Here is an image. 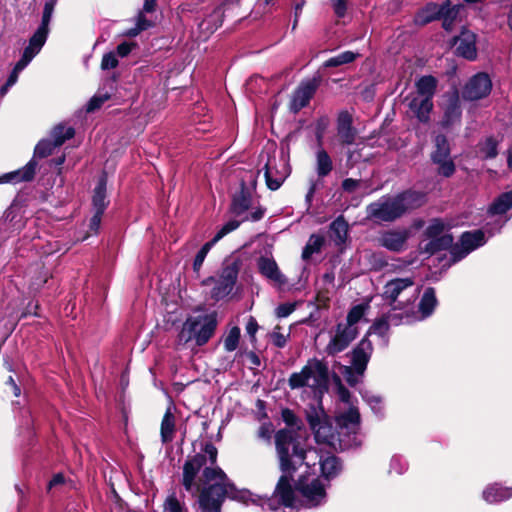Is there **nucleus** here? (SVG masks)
Returning <instances> with one entry per match:
<instances>
[{"label":"nucleus","instance_id":"obj_1","mask_svg":"<svg viewBox=\"0 0 512 512\" xmlns=\"http://www.w3.org/2000/svg\"><path fill=\"white\" fill-rule=\"evenodd\" d=\"M426 195L413 189L404 190L394 196L385 195L366 207L367 218L376 222H394L407 212L420 208Z\"/></svg>","mask_w":512,"mask_h":512},{"label":"nucleus","instance_id":"obj_2","mask_svg":"<svg viewBox=\"0 0 512 512\" xmlns=\"http://www.w3.org/2000/svg\"><path fill=\"white\" fill-rule=\"evenodd\" d=\"M275 448L281 472H296L307 458V450L297 431L288 428L279 429L274 436Z\"/></svg>","mask_w":512,"mask_h":512},{"label":"nucleus","instance_id":"obj_3","mask_svg":"<svg viewBox=\"0 0 512 512\" xmlns=\"http://www.w3.org/2000/svg\"><path fill=\"white\" fill-rule=\"evenodd\" d=\"M310 378H313V384L310 387L315 395L323 397L329 389V368L325 362L317 358L309 359L300 372L292 373L288 379V385L292 390L303 388L308 386Z\"/></svg>","mask_w":512,"mask_h":512},{"label":"nucleus","instance_id":"obj_4","mask_svg":"<svg viewBox=\"0 0 512 512\" xmlns=\"http://www.w3.org/2000/svg\"><path fill=\"white\" fill-rule=\"evenodd\" d=\"M217 325L216 311L204 315L189 316L184 321L178 334V342L185 345L194 340L197 346H204L214 336Z\"/></svg>","mask_w":512,"mask_h":512},{"label":"nucleus","instance_id":"obj_5","mask_svg":"<svg viewBox=\"0 0 512 512\" xmlns=\"http://www.w3.org/2000/svg\"><path fill=\"white\" fill-rule=\"evenodd\" d=\"M55 148H57V146L53 145L51 139L40 140L34 148V157L30 159L24 167L0 176V184L31 182L35 178L38 167V162L35 160V157L46 158L52 155Z\"/></svg>","mask_w":512,"mask_h":512},{"label":"nucleus","instance_id":"obj_6","mask_svg":"<svg viewBox=\"0 0 512 512\" xmlns=\"http://www.w3.org/2000/svg\"><path fill=\"white\" fill-rule=\"evenodd\" d=\"M318 398V405L310 404L305 409V419L314 435L316 443H330L331 438H333V427L329 416L326 414L323 408L322 397Z\"/></svg>","mask_w":512,"mask_h":512},{"label":"nucleus","instance_id":"obj_7","mask_svg":"<svg viewBox=\"0 0 512 512\" xmlns=\"http://www.w3.org/2000/svg\"><path fill=\"white\" fill-rule=\"evenodd\" d=\"M243 260L240 257H227L224 259L216 285L211 290V298L219 301L229 295L238 279Z\"/></svg>","mask_w":512,"mask_h":512},{"label":"nucleus","instance_id":"obj_8","mask_svg":"<svg viewBox=\"0 0 512 512\" xmlns=\"http://www.w3.org/2000/svg\"><path fill=\"white\" fill-rule=\"evenodd\" d=\"M205 465L206 455L202 453L188 456L183 464L181 484L185 491L191 493L193 496L196 494L199 496L201 489L204 487L196 482V478Z\"/></svg>","mask_w":512,"mask_h":512},{"label":"nucleus","instance_id":"obj_9","mask_svg":"<svg viewBox=\"0 0 512 512\" xmlns=\"http://www.w3.org/2000/svg\"><path fill=\"white\" fill-rule=\"evenodd\" d=\"M320 84L321 78L319 76L302 80L291 95L288 105L289 111L293 114H297L303 108L307 107L316 94Z\"/></svg>","mask_w":512,"mask_h":512},{"label":"nucleus","instance_id":"obj_10","mask_svg":"<svg viewBox=\"0 0 512 512\" xmlns=\"http://www.w3.org/2000/svg\"><path fill=\"white\" fill-rule=\"evenodd\" d=\"M295 489L305 499L309 507H317L325 502L327 493L320 478L309 481L307 476H300L295 483Z\"/></svg>","mask_w":512,"mask_h":512},{"label":"nucleus","instance_id":"obj_11","mask_svg":"<svg viewBox=\"0 0 512 512\" xmlns=\"http://www.w3.org/2000/svg\"><path fill=\"white\" fill-rule=\"evenodd\" d=\"M492 80L488 73L478 72L464 84L461 97L465 101H479L488 97L492 91Z\"/></svg>","mask_w":512,"mask_h":512},{"label":"nucleus","instance_id":"obj_12","mask_svg":"<svg viewBox=\"0 0 512 512\" xmlns=\"http://www.w3.org/2000/svg\"><path fill=\"white\" fill-rule=\"evenodd\" d=\"M486 243L485 233L481 229L465 231L460 235L451 251V260L456 263L465 258L470 252Z\"/></svg>","mask_w":512,"mask_h":512},{"label":"nucleus","instance_id":"obj_13","mask_svg":"<svg viewBox=\"0 0 512 512\" xmlns=\"http://www.w3.org/2000/svg\"><path fill=\"white\" fill-rule=\"evenodd\" d=\"M283 474L279 477L276 484L273 497L277 499V506L273 505V499L268 498L266 500L271 510H276L278 506L291 508L295 502V488L292 486L295 472H282Z\"/></svg>","mask_w":512,"mask_h":512},{"label":"nucleus","instance_id":"obj_14","mask_svg":"<svg viewBox=\"0 0 512 512\" xmlns=\"http://www.w3.org/2000/svg\"><path fill=\"white\" fill-rule=\"evenodd\" d=\"M444 97L446 100L442 107L443 115L439 124L441 128L448 130L461 124L462 107L459 91L456 88L451 92H446Z\"/></svg>","mask_w":512,"mask_h":512},{"label":"nucleus","instance_id":"obj_15","mask_svg":"<svg viewBox=\"0 0 512 512\" xmlns=\"http://www.w3.org/2000/svg\"><path fill=\"white\" fill-rule=\"evenodd\" d=\"M359 328H352L344 323L336 325L335 334L325 348L329 356H335L349 347L358 337Z\"/></svg>","mask_w":512,"mask_h":512},{"label":"nucleus","instance_id":"obj_16","mask_svg":"<svg viewBox=\"0 0 512 512\" xmlns=\"http://www.w3.org/2000/svg\"><path fill=\"white\" fill-rule=\"evenodd\" d=\"M374 347L372 342L364 336L350 352L351 368H354L358 375H363L371 359Z\"/></svg>","mask_w":512,"mask_h":512},{"label":"nucleus","instance_id":"obj_17","mask_svg":"<svg viewBox=\"0 0 512 512\" xmlns=\"http://www.w3.org/2000/svg\"><path fill=\"white\" fill-rule=\"evenodd\" d=\"M452 44L457 45L456 54L466 60L477 58L476 34L463 27L460 35L452 38Z\"/></svg>","mask_w":512,"mask_h":512},{"label":"nucleus","instance_id":"obj_18","mask_svg":"<svg viewBox=\"0 0 512 512\" xmlns=\"http://www.w3.org/2000/svg\"><path fill=\"white\" fill-rule=\"evenodd\" d=\"M256 180H253L252 187H248L245 180L240 181L239 191L232 195L230 212L235 216H240L252 206V192L255 190Z\"/></svg>","mask_w":512,"mask_h":512},{"label":"nucleus","instance_id":"obj_19","mask_svg":"<svg viewBox=\"0 0 512 512\" xmlns=\"http://www.w3.org/2000/svg\"><path fill=\"white\" fill-rule=\"evenodd\" d=\"M409 237L408 229H390L381 233L378 242L381 247L399 253L405 250Z\"/></svg>","mask_w":512,"mask_h":512},{"label":"nucleus","instance_id":"obj_20","mask_svg":"<svg viewBox=\"0 0 512 512\" xmlns=\"http://www.w3.org/2000/svg\"><path fill=\"white\" fill-rule=\"evenodd\" d=\"M443 2H427L423 7L418 9L413 17V23L416 26L424 27L432 22L439 21L443 17Z\"/></svg>","mask_w":512,"mask_h":512},{"label":"nucleus","instance_id":"obj_21","mask_svg":"<svg viewBox=\"0 0 512 512\" xmlns=\"http://www.w3.org/2000/svg\"><path fill=\"white\" fill-rule=\"evenodd\" d=\"M336 129L341 144L352 145L355 142L357 131L353 127V117L347 110L338 114Z\"/></svg>","mask_w":512,"mask_h":512},{"label":"nucleus","instance_id":"obj_22","mask_svg":"<svg viewBox=\"0 0 512 512\" xmlns=\"http://www.w3.org/2000/svg\"><path fill=\"white\" fill-rule=\"evenodd\" d=\"M257 265L258 270L262 276L275 282L280 287L287 283V278L281 273L276 261L273 258L261 256L257 261Z\"/></svg>","mask_w":512,"mask_h":512},{"label":"nucleus","instance_id":"obj_23","mask_svg":"<svg viewBox=\"0 0 512 512\" xmlns=\"http://www.w3.org/2000/svg\"><path fill=\"white\" fill-rule=\"evenodd\" d=\"M408 107L418 122L422 124H428L430 122V115L434 108L433 100L414 96L410 99Z\"/></svg>","mask_w":512,"mask_h":512},{"label":"nucleus","instance_id":"obj_24","mask_svg":"<svg viewBox=\"0 0 512 512\" xmlns=\"http://www.w3.org/2000/svg\"><path fill=\"white\" fill-rule=\"evenodd\" d=\"M109 199L107 198V175L104 172L98 179L97 184L93 190L92 195V208L93 212L104 214L109 206Z\"/></svg>","mask_w":512,"mask_h":512},{"label":"nucleus","instance_id":"obj_25","mask_svg":"<svg viewBox=\"0 0 512 512\" xmlns=\"http://www.w3.org/2000/svg\"><path fill=\"white\" fill-rule=\"evenodd\" d=\"M319 464L321 476L327 481L336 478L343 469L341 458L329 452L325 456L322 455L320 457Z\"/></svg>","mask_w":512,"mask_h":512},{"label":"nucleus","instance_id":"obj_26","mask_svg":"<svg viewBox=\"0 0 512 512\" xmlns=\"http://www.w3.org/2000/svg\"><path fill=\"white\" fill-rule=\"evenodd\" d=\"M414 285L413 278H395L388 281L384 286L383 297L389 300V304L396 303L399 295L407 288Z\"/></svg>","mask_w":512,"mask_h":512},{"label":"nucleus","instance_id":"obj_27","mask_svg":"<svg viewBox=\"0 0 512 512\" xmlns=\"http://www.w3.org/2000/svg\"><path fill=\"white\" fill-rule=\"evenodd\" d=\"M454 238L451 233H446L440 237H435L429 240L424 246H420V252L428 256L437 254L443 250H449L451 253L454 247Z\"/></svg>","mask_w":512,"mask_h":512},{"label":"nucleus","instance_id":"obj_28","mask_svg":"<svg viewBox=\"0 0 512 512\" xmlns=\"http://www.w3.org/2000/svg\"><path fill=\"white\" fill-rule=\"evenodd\" d=\"M212 487H217L214 492L211 493V496L214 498H217V495L221 496L222 493V499L221 502L224 503L225 499L228 497L232 500H238L242 499L243 492L238 490L236 485L232 482H226V483H213L209 485H205L202 490H208Z\"/></svg>","mask_w":512,"mask_h":512},{"label":"nucleus","instance_id":"obj_29","mask_svg":"<svg viewBox=\"0 0 512 512\" xmlns=\"http://www.w3.org/2000/svg\"><path fill=\"white\" fill-rule=\"evenodd\" d=\"M512 208V192L506 191L499 194L487 207L488 216H501Z\"/></svg>","mask_w":512,"mask_h":512},{"label":"nucleus","instance_id":"obj_30","mask_svg":"<svg viewBox=\"0 0 512 512\" xmlns=\"http://www.w3.org/2000/svg\"><path fill=\"white\" fill-rule=\"evenodd\" d=\"M438 86V79L433 75H423L415 82L418 97L433 100Z\"/></svg>","mask_w":512,"mask_h":512},{"label":"nucleus","instance_id":"obj_31","mask_svg":"<svg viewBox=\"0 0 512 512\" xmlns=\"http://www.w3.org/2000/svg\"><path fill=\"white\" fill-rule=\"evenodd\" d=\"M217 487H212L208 490H202L198 496L199 508L202 512H221L223 503L221 502L222 495H217V498L211 496Z\"/></svg>","mask_w":512,"mask_h":512},{"label":"nucleus","instance_id":"obj_32","mask_svg":"<svg viewBox=\"0 0 512 512\" xmlns=\"http://www.w3.org/2000/svg\"><path fill=\"white\" fill-rule=\"evenodd\" d=\"M512 497V488L504 487L498 483L489 485L483 491V498L488 503H497L508 500Z\"/></svg>","mask_w":512,"mask_h":512},{"label":"nucleus","instance_id":"obj_33","mask_svg":"<svg viewBox=\"0 0 512 512\" xmlns=\"http://www.w3.org/2000/svg\"><path fill=\"white\" fill-rule=\"evenodd\" d=\"M349 224L343 215L338 216L330 224V238L335 245H343L348 237Z\"/></svg>","mask_w":512,"mask_h":512},{"label":"nucleus","instance_id":"obj_34","mask_svg":"<svg viewBox=\"0 0 512 512\" xmlns=\"http://www.w3.org/2000/svg\"><path fill=\"white\" fill-rule=\"evenodd\" d=\"M176 432L175 416L170 409H167L163 415L160 426V437L163 444L173 441Z\"/></svg>","mask_w":512,"mask_h":512},{"label":"nucleus","instance_id":"obj_35","mask_svg":"<svg viewBox=\"0 0 512 512\" xmlns=\"http://www.w3.org/2000/svg\"><path fill=\"white\" fill-rule=\"evenodd\" d=\"M451 156V146L446 135L437 134L433 139V150L430 159L444 158Z\"/></svg>","mask_w":512,"mask_h":512},{"label":"nucleus","instance_id":"obj_36","mask_svg":"<svg viewBox=\"0 0 512 512\" xmlns=\"http://www.w3.org/2000/svg\"><path fill=\"white\" fill-rule=\"evenodd\" d=\"M437 305L436 292L433 287H427L419 302V311L422 316H430Z\"/></svg>","mask_w":512,"mask_h":512},{"label":"nucleus","instance_id":"obj_37","mask_svg":"<svg viewBox=\"0 0 512 512\" xmlns=\"http://www.w3.org/2000/svg\"><path fill=\"white\" fill-rule=\"evenodd\" d=\"M498 145L499 141L493 136H488L478 143V149L482 159L489 160L494 159L498 156Z\"/></svg>","mask_w":512,"mask_h":512},{"label":"nucleus","instance_id":"obj_38","mask_svg":"<svg viewBox=\"0 0 512 512\" xmlns=\"http://www.w3.org/2000/svg\"><path fill=\"white\" fill-rule=\"evenodd\" d=\"M432 164L436 165V174L438 176L444 177V178H450L452 177L456 172V164L453 160V158L450 157H444V158H435L430 159Z\"/></svg>","mask_w":512,"mask_h":512},{"label":"nucleus","instance_id":"obj_39","mask_svg":"<svg viewBox=\"0 0 512 512\" xmlns=\"http://www.w3.org/2000/svg\"><path fill=\"white\" fill-rule=\"evenodd\" d=\"M333 170V162L329 154L323 148L316 153V171L319 177L328 176Z\"/></svg>","mask_w":512,"mask_h":512},{"label":"nucleus","instance_id":"obj_40","mask_svg":"<svg viewBox=\"0 0 512 512\" xmlns=\"http://www.w3.org/2000/svg\"><path fill=\"white\" fill-rule=\"evenodd\" d=\"M75 135V129L73 127H66L63 124L56 125L51 131V140L53 145L60 147L67 140L73 138Z\"/></svg>","mask_w":512,"mask_h":512},{"label":"nucleus","instance_id":"obj_41","mask_svg":"<svg viewBox=\"0 0 512 512\" xmlns=\"http://www.w3.org/2000/svg\"><path fill=\"white\" fill-rule=\"evenodd\" d=\"M325 239L323 236L318 234H312L309 237L308 242L303 248L302 251V259L309 260L314 253H318L321 251L322 246L324 245Z\"/></svg>","mask_w":512,"mask_h":512},{"label":"nucleus","instance_id":"obj_42","mask_svg":"<svg viewBox=\"0 0 512 512\" xmlns=\"http://www.w3.org/2000/svg\"><path fill=\"white\" fill-rule=\"evenodd\" d=\"M273 169L274 168L271 166V163L268 162L265 165L264 177H265V181H266V185H267L268 189H270L272 191H276L283 184V182L285 180V176L283 174H280L277 170H275V175H274Z\"/></svg>","mask_w":512,"mask_h":512},{"label":"nucleus","instance_id":"obj_43","mask_svg":"<svg viewBox=\"0 0 512 512\" xmlns=\"http://www.w3.org/2000/svg\"><path fill=\"white\" fill-rule=\"evenodd\" d=\"M360 423V414L356 408H350L347 412L341 414L337 418V424L340 429H349V426L352 425L353 429L356 428Z\"/></svg>","mask_w":512,"mask_h":512},{"label":"nucleus","instance_id":"obj_44","mask_svg":"<svg viewBox=\"0 0 512 512\" xmlns=\"http://www.w3.org/2000/svg\"><path fill=\"white\" fill-rule=\"evenodd\" d=\"M369 309L368 303H360L354 305L346 316V323L352 328H358L357 323L364 317L366 311Z\"/></svg>","mask_w":512,"mask_h":512},{"label":"nucleus","instance_id":"obj_45","mask_svg":"<svg viewBox=\"0 0 512 512\" xmlns=\"http://www.w3.org/2000/svg\"><path fill=\"white\" fill-rule=\"evenodd\" d=\"M359 56L358 53L352 51H344L336 56H333L324 62V67L333 68L339 67L344 64L352 63Z\"/></svg>","mask_w":512,"mask_h":512},{"label":"nucleus","instance_id":"obj_46","mask_svg":"<svg viewBox=\"0 0 512 512\" xmlns=\"http://www.w3.org/2000/svg\"><path fill=\"white\" fill-rule=\"evenodd\" d=\"M48 33L49 28L39 26L29 39V45L27 46V48H31L32 51L38 53L45 44L48 37Z\"/></svg>","mask_w":512,"mask_h":512},{"label":"nucleus","instance_id":"obj_47","mask_svg":"<svg viewBox=\"0 0 512 512\" xmlns=\"http://www.w3.org/2000/svg\"><path fill=\"white\" fill-rule=\"evenodd\" d=\"M281 417L283 422L289 427L288 429L295 430L297 433L304 429L303 421L290 408H283Z\"/></svg>","mask_w":512,"mask_h":512},{"label":"nucleus","instance_id":"obj_48","mask_svg":"<svg viewBox=\"0 0 512 512\" xmlns=\"http://www.w3.org/2000/svg\"><path fill=\"white\" fill-rule=\"evenodd\" d=\"M445 231V224L442 219L440 218H434L430 222V224L426 227L424 231V235L429 240L435 237H440L444 235Z\"/></svg>","mask_w":512,"mask_h":512},{"label":"nucleus","instance_id":"obj_49","mask_svg":"<svg viewBox=\"0 0 512 512\" xmlns=\"http://www.w3.org/2000/svg\"><path fill=\"white\" fill-rule=\"evenodd\" d=\"M215 244L216 243L211 239L210 241L206 242L197 252L193 261V271L195 273H199L207 254Z\"/></svg>","mask_w":512,"mask_h":512},{"label":"nucleus","instance_id":"obj_50","mask_svg":"<svg viewBox=\"0 0 512 512\" xmlns=\"http://www.w3.org/2000/svg\"><path fill=\"white\" fill-rule=\"evenodd\" d=\"M240 328L234 326L230 329L228 335L224 339V348L228 352H232L237 349L240 340Z\"/></svg>","mask_w":512,"mask_h":512},{"label":"nucleus","instance_id":"obj_51","mask_svg":"<svg viewBox=\"0 0 512 512\" xmlns=\"http://www.w3.org/2000/svg\"><path fill=\"white\" fill-rule=\"evenodd\" d=\"M111 98V94L106 92L104 94L94 95L86 105V112L92 113L101 108V106Z\"/></svg>","mask_w":512,"mask_h":512},{"label":"nucleus","instance_id":"obj_52","mask_svg":"<svg viewBox=\"0 0 512 512\" xmlns=\"http://www.w3.org/2000/svg\"><path fill=\"white\" fill-rule=\"evenodd\" d=\"M241 224V221L239 220H236V219H232V220H229L227 223H225L218 231L217 233L214 235V237L212 238V240L217 243L218 241H220L224 236H226L227 234H229L230 232L236 230Z\"/></svg>","mask_w":512,"mask_h":512},{"label":"nucleus","instance_id":"obj_53","mask_svg":"<svg viewBox=\"0 0 512 512\" xmlns=\"http://www.w3.org/2000/svg\"><path fill=\"white\" fill-rule=\"evenodd\" d=\"M200 453L206 455V463L209 462L211 465L217 464L218 449L212 442L208 441L202 444Z\"/></svg>","mask_w":512,"mask_h":512},{"label":"nucleus","instance_id":"obj_54","mask_svg":"<svg viewBox=\"0 0 512 512\" xmlns=\"http://www.w3.org/2000/svg\"><path fill=\"white\" fill-rule=\"evenodd\" d=\"M163 512H184V505L175 494L169 495L163 503Z\"/></svg>","mask_w":512,"mask_h":512},{"label":"nucleus","instance_id":"obj_55","mask_svg":"<svg viewBox=\"0 0 512 512\" xmlns=\"http://www.w3.org/2000/svg\"><path fill=\"white\" fill-rule=\"evenodd\" d=\"M389 329V324L385 318H379L376 319L373 324L369 327L367 333L364 336H367L369 339V336L372 333H377L380 336L384 335Z\"/></svg>","mask_w":512,"mask_h":512},{"label":"nucleus","instance_id":"obj_56","mask_svg":"<svg viewBox=\"0 0 512 512\" xmlns=\"http://www.w3.org/2000/svg\"><path fill=\"white\" fill-rule=\"evenodd\" d=\"M329 125V119L327 116H321L317 119L315 125V137L319 146L322 145L323 137L326 129Z\"/></svg>","mask_w":512,"mask_h":512},{"label":"nucleus","instance_id":"obj_57","mask_svg":"<svg viewBox=\"0 0 512 512\" xmlns=\"http://www.w3.org/2000/svg\"><path fill=\"white\" fill-rule=\"evenodd\" d=\"M281 326L276 325L270 337L272 339V343L277 348H283L287 344V339L290 337V333L284 335L280 332Z\"/></svg>","mask_w":512,"mask_h":512},{"label":"nucleus","instance_id":"obj_58","mask_svg":"<svg viewBox=\"0 0 512 512\" xmlns=\"http://www.w3.org/2000/svg\"><path fill=\"white\" fill-rule=\"evenodd\" d=\"M334 380H335V383H336V390H337V394L339 396V399L346 403V404H349L350 403V400H351V393L350 391L348 390V388H346L342 382H341V379L338 375H334Z\"/></svg>","mask_w":512,"mask_h":512},{"label":"nucleus","instance_id":"obj_59","mask_svg":"<svg viewBox=\"0 0 512 512\" xmlns=\"http://www.w3.org/2000/svg\"><path fill=\"white\" fill-rule=\"evenodd\" d=\"M54 7H55L54 0H50L45 3L43 13H42L41 24L39 26L49 28V24H50L51 17H52L53 11H54Z\"/></svg>","mask_w":512,"mask_h":512},{"label":"nucleus","instance_id":"obj_60","mask_svg":"<svg viewBox=\"0 0 512 512\" xmlns=\"http://www.w3.org/2000/svg\"><path fill=\"white\" fill-rule=\"evenodd\" d=\"M443 7H444L443 12L445 14H449L450 17H452V18H454L456 20H457V18L459 16L461 10L464 9V5L463 4L458 3V4L452 5L450 0L443 1Z\"/></svg>","mask_w":512,"mask_h":512},{"label":"nucleus","instance_id":"obj_61","mask_svg":"<svg viewBox=\"0 0 512 512\" xmlns=\"http://www.w3.org/2000/svg\"><path fill=\"white\" fill-rule=\"evenodd\" d=\"M37 53L31 50V48L25 47L21 58L15 64L16 70H23L30 61L35 57Z\"/></svg>","mask_w":512,"mask_h":512},{"label":"nucleus","instance_id":"obj_62","mask_svg":"<svg viewBox=\"0 0 512 512\" xmlns=\"http://www.w3.org/2000/svg\"><path fill=\"white\" fill-rule=\"evenodd\" d=\"M118 59L116 57V54L113 52H108L103 55L102 61H101V68L103 70H109L116 68L118 66Z\"/></svg>","mask_w":512,"mask_h":512},{"label":"nucleus","instance_id":"obj_63","mask_svg":"<svg viewBox=\"0 0 512 512\" xmlns=\"http://www.w3.org/2000/svg\"><path fill=\"white\" fill-rule=\"evenodd\" d=\"M295 309L296 303L286 302L278 305V307L275 310V313L278 318H285L288 317L291 313H293Z\"/></svg>","mask_w":512,"mask_h":512},{"label":"nucleus","instance_id":"obj_64","mask_svg":"<svg viewBox=\"0 0 512 512\" xmlns=\"http://www.w3.org/2000/svg\"><path fill=\"white\" fill-rule=\"evenodd\" d=\"M66 483L65 475L62 472L56 473L52 476V478L48 481L46 491L50 493L52 489L62 486Z\"/></svg>","mask_w":512,"mask_h":512}]
</instances>
